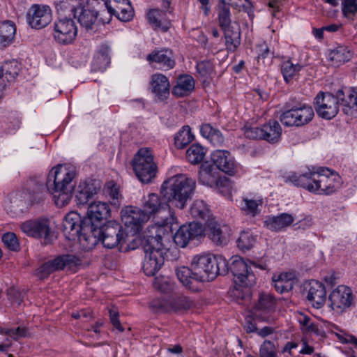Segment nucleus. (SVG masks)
Masks as SVG:
<instances>
[{"label": "nucleus", "instance_id": "1", "mask_svg": "<svg viewBox=\"0 0 357 357\" xmlns=\"http://www.w3.org/2000/svg\"><path fill=\"white\" fill-rule=\"evenodd\" d=\"M74 171L68 170L62 165L54 167L49 172L45 185L37 177L30 178L26 182V190L31 204L42 203L48 194L54 196L59 207L67 205L75 191L77 205H84L100 190V180L88 178L79 183L76 189L73 183Z\"/></svg>", "mask_w": 357, "mask_h": 357}, {"label": "nucleus", "instance_id": "2", "mask_svg": "<svg viewBox=\"0 0 357 357\" xmlns=\"http://www.w3.org/2000/svg\"><path fill=\"white\" fill-rule=\"evenodd\" d=\"M227 259L220 255H195L190 267L182 266L176 271L179 281L192 291H197L204 282L215 280L218 275L227 274Z\"/></svg>", "mask_w": 357, "mask_h": 357}, {"label": "nucleus", "instance_id": "3", "mask_svg": "<svg viewBox=\"0 0 357 357\" xmlns=\"http://www.w3.org/2000/svg\"><path fill=\"white\" fill-rule=\"evenodd\" d=\"M351 87L339 89L335 95L331 93L319 92L314 98L315 109L319 116L330 120L339 112V106L343 112L354 116L351 99Z\"/></svg>", "mask_w": 357, "mask_h": 357}, {"label": "nucleus", "instance_id": "4", "mask_svg": "<svg viewBox=\"0 0 357 357\" xmlns=\"http://www.w3.org/2000/svg\"><path fill=\"white\" fill-rule=\"evenodd\" d=\"M195 189V181L183 174L165 180L160 187V195L171 206L183 209L191 199Z\"/></svg>", "mask_w": 357, "mask_h": 357}, {"label": "nucleus", "instance_id": "5", "mask_svg": "<svg viewBox=\"0 0 357 357\" xmlns=\"http://www.w3.org/2000/svg\"><path fill=\"white\" fill-rule=\"evenodd\" d=\"M160 234L146 235L142 240V248L144 252L143 270L148 276H153L165 262V248Z\"/></svg>", "mask_w": 357, "mask_h": 357}, {"label": "nucleus", "instance_id": "6", "mask_svg": "<svg viewBox=\"0 0 357 357\" xmlns=\"http://www.w3.org/2000/svg\"><path fill=\"white\" fill-rule=\"evenodd\" d=\"M89 235L94 238V244L101 242L105 248L112 249L118 245L122 247L123 231L121 225L115 220H109L89 231ZM121 250V248H119Z\"/></svg>", "mask_w": 357, "mask_h": 357}, {"label": "nucleus", "instance_id": "7", "mask_svg": "<svg viewBox=\"0 0 357 357\" xmlns=\"http://www.w3.org/2000/svg\"><path fill=\"white\" fill-rule=\"evenodd\" d=\"M133 171L140 182L148 184L156 176L158 166L151 150L141 148L131 160Z\"/></svg>", "mask_w": 357, "mask_h": 357}, {"label": "nucleus", "instance_id": "8", "mask_svg": "<svg viewBox=\"0 0 357 357\" xmlns=\"http://www.w3.org/2000/svg\"><path fill=\"white\" fill-rule=\"evenodd\" d=\"M280 116L286 126L301 127L309 123L314 116L313 108L302 102H287Z\"/></svg>", "mask_w": 357, "mask_h": 357}, {"label": "nucleus", "instance_id": "9", "mask_svg": "<svg viewBox=\"0 0 357 357\" xmlns=\"http://www.w3.org/2000/svg\"><path fill=\"white\" fill-rule=\"evenodd\" d=\"M227 273L234 277V282L241 287H250L255 284L256 277L250 266L242 257L234 256L227 260Z\"/></svg>", "mask_w": 357, "mask_h": 357}, {"label": "nucleus", "instance_id": "10", "mask_svg": "<svg viewBox=\"0 0 357 357\" xmlns=\"http://www.w3.org/2000/svg\"><path fill=\"white\" fill-rule=\"evenodd\" d=\"M62 231L66 238L75 240L78 237L80 241H89L90 238L89 225L85 222L84 218L75 211L67 213L63 220Z\"/></svg>", "mask_w": 357, "mask_h": 357}, {"label": "nucleus", "instance_id": "11", "mask_svg": "<svg viewBox=\"0 0 357 357\" xmlns=\"http://www.w3.org/2000/svg\"><path fill=\"white\" fill-rule=\"evenodd\" d=\"M205 228L199 222H191L180 226L173 236L175 244L182 248L188 245H198L205 236Z\"/></svg>", "mask_w": 357, "mask_h": 357}, {"label": "nucleus", "instance_id": "12", "mask_svg": "<svg viewBox=\"0 0 357 357\" xmlns=\"http://www.w3.org/2000/svg\"><path fill=\"white\" fill-rule=\"evenodd\" d=\"M82 261L75 255L63 254L56 256L53 259H50L43 263L37 269V274L40 279L47 278L52 273L60 271L67 268L74 270L81 265Z\"/></svg>", "mask_w": 357, "mask_h": 357}, {"label": "nucleus", "instance_id": "13", "mask_svg": "<svg viewBox=\"0 0 357 357\" xmlns=\"http://www.w3.org/2000/svg\"><path fill=\"white\" fill-rule=\"evenodd\" d=\"M319 195H330L341 186L342 178L338 174L328 167H318L317 177L314 178Z\"/></svg>", "mask_w": 357, "mask_h": 357}, {"label": "nucleus", "instance_id": "14", "mask_svg": "<svg viewBox=\"0 0 357 357\" xmlns=\"http://www.w3.org/2000/svg\"><path fill=\"white\" fill-rule=\"evenodd\" d=\"M52 35L54 40L60 45H66L73 43L77 35V28L75 21L67 17L55 21Z\"/></svg>", "mask_w": 357, "mask_h": 357}, {"label": "nucleus", "instance_id": "15", "mask_svg": "<svg viewBox=\"0 0 357 357\" xmlns=\"http://www.w3.org/2000/svg\"><path fill=\"white\" fill-rule=\"evenodd\" d=\"M21 230L28 236L35 238H44L46 243L52 241L50 220L38 218L26 220L20 225Z\"/></svg>", "mask_w": 357, "mask_h": 357}, {"label": "nucleus", "instance_id": "16", "mask_svg": "<svg viewBox=\"0 0 357 357\" xmlns=\"http://www.w3.org/2000/svg\"><path fill=\"white\" fill-rule=\"evenodd\" d=\"M276 304V299L272 294L259 293L257 301L252 307L253 317L259 321H268L271 314L275 312Z\"/></svg>", "mask_w": 357, "mask_h": 357}, {"label": "nucleus", "instance_id": "17", "mask_svg": "<svg viewBox=\"0 0 357 357\" xmlns=\"http://www.w3.org/2000/svg\"><path fill=\"white\" fill-rule=\"evenodd\" d=\"M110 215L111 211L109 205L105 202H98L89 206L86 215L84 218L91 231L102 225V220H107Z\"/></svg>", "mask_w": 357, "mask_h": 357}, {"label": "nucleus", "instance_id": "18", "mask_svg": "<svg viewBox=\"0 0 357 357\" xmlns=\"http://www.w3.org/2000/svg\"><path fill=\"white\" fill-rule=\"evenodd\" d=\"M330 306L337 312H342L348 309L353 302L351 289L344 285H339L329 295Z\"/></svg>", "mask_w": 357, "mask_h": 357}, {"label": "nucleus", "instance_id": "19", "mask_svg": "<svg viewBox=\"0 0 357 357\" xmlns=\"http://www.w3.org/2000/svg\"><path fill=\"white\" fill-rule=\"evenodd\" d=\"M26 19L31 28L40 29L52 21V10L48 6L34 4L29 10Z\"/></svg>", "mask_w": 357, "mask_h": 357}, {"label": "nucleus", "instance_id": "20", "mask_svg": "<svg viewBox=\"0 0 357 357\" xmlns=\"http://www.w3.org/2000/svg\"><path fill=\"white\" fill-rule=\"evenodd\" d=\"M304 293L307 301L317 309L321 308L326 300V290L324 284L316 280H311L305 284Z\"/></svg>", "mask_w": 357, "mask_h": 357}, {"label": "nucleus", "instance_id": "21", "mask_svg": "<svg viewBox=\"0 0 357 357\" xmlns=\"http://www.w3.org/2000/svg\"><path fill=\"white\" fill-rule=\"evenodd\" d=\"M71 9L74 18L77 19L81 26L85 27L87 31L94 32L93 26L98 16L96 11L88 8L84 0L77 2V5H73Z\"/></svg>", "mask_w": 357, "mask_h": 357}, {"label": "nucleus", "instance_id": "22", "mask_svg": "<svg viewBox=\"0 0 357 357\" xmlns=\"http://www.w3.org/2000/svg\"><path fill=\"white\" fill-rule=\"evenodd\" d=\"M142 211L149 219L152 215L161 213L169 214L170 206L166 200L161 199L157 194L151 193L144 197Z\"/></svg>", "mask_w": 357, "mask_h": 357}, {"label": "nucleus", "instance_id": "23", "mask_svg": "<svg viewBox=\"0 0 357 357\" xmlns=\"http://www.w3.org/2000/svg\"><path fill=\"white\" fill-rule=\"evenodd\" d=\"M121 220L126 227H130L133 232L137 233L142 229L143 224L149 218L142 209L130 206L122 210Z\"/></svg>", "mask_w": 357, "mask_h": 357}, {"label": "nucleus", "instance_id": "24", "mask_svg": "<svg viewBox=\"0 0 357 357\" xmlns=\"http://www.w3.org/2000/svg\"><path fill=\"white\" fill-rule=\"evenodd\" d=\"M211 160L215 168L229 175L236 172L237 164L229 151L216 150L211 154Z\"/></svg>", "mask_w": 357, "mask_h": 357}, {"label": "nucleus", "instance_id": "25", "mask_svg": "<svg viewBox=\"0 0 357 357\" xmlns=\"http://www.w3.org/2000/svg\"><path fill=\"white\" fill-rule=\"evenodd\" d=\"M207 236L216 245L224 246L229 242V232L227 225H221L213 220L207 219Z\"/></svg>", "mask_w": 357, "mask_h": 357}, {"label": "nucleus", "instance_id": "26", "mask_svg": "<svg viewBox=\"0 0 357 357\" xmlns=\"http://www.w3.org/2000/svg\"><path fill=\"white\" fill-rule=\"evenodd\" d=\"M146 60L151 64L155 63V67L162 70L172 69L176 64L173 52L169 49L154 50L147 55Z\"/></svg>", "mask_w": 357, "mask_h": 357}, {"label": "nucleus", "instance_id": "27", "mask_svg": "<svg viewBox=\"0 0 357 357\" xmlns=\"http://www.w3.org/2000/svg\"><path fill=\"white\" fill-rule=\"evenodd\" d=\"M21 70L20 63L15 59L5 61L0 66V91L15 82Z\"/></svg>", "mask_w": 357, "mask_h": 357}, {"label": "nucleus", "instance_id": "28", "mask_svg": "<svg viewBox=\"0 0 357 357\" xmlns=\"http://www.w3.org/2000/svg\"><path fill=\"white\" fill-rule=\"evenodd\" d=\"M317 168L313 167L308 172L298 175L296 173L289 176L288 180L295 186L301 187L307 190L310 192H317L316 183H314V178L317 177Z\"/></svg>", "mask_w": 357, "mask_h": 357}, {"label": "nucleus", "instance_id": "29", "mask_svg": "<svg viewBox=\"0 0 357 357\" xmlns=\"http://www.w3.org/2000/svg\"><path fill=\"white\" fill-rule=\"evenodd\" d=\"M150 84L152 93L159 100L167 99L169 94L170 84L165 75L161 73L153 74Z\"/></svg>", "mask_w": 357, "mask_h": 357}, {"label": "nucleus", "instance_id": "30", "mask_svg": "<svg viewBox=\"0 0 357 357\" xmlns=\"http://www.w3.org/2000/svg\"><path fill=\"white\" fill-rule=\"evenodd\" d=\"M220 177L219 172L213 164L206 162L201 165L198 177L199 183L213 188L217 185Z\"/></svg>", "mask_w": 357, "mask_h": 357}, {"label": "nucleus", "instance_id": "31", "mask_svg": "<svg viewBox=\"0 0 357 357\" xmlns=\"http://www.w3.org/2000/svg\"><path fill=\"white\" fill-rule=\"evenodd\" d=\"M294 221V217L289 213H282L278 215L268 216L264 221V226L273 231H279L291 225Z\"/></svg>", "mask_w": 357, "mask_h": 357}, {"label": "nucleus", "instance_id": "32", "mask_svg": "<svg viewBox=\"0 0 357 357\" xmlns=\"http://www.w3.org/2000/svg\"><path fill=\"white\" fill-rule=\"evenodd\" d=\"M195 89V80L190 75H181L176 81L172 91L174 96L176 97H184L188 96Z\"/></svg>", "mask_w": 357, "mask_h": 357}, {"label": "nucleus", "instance_id": "33", "mask_svg": "<svg viewBox=\"0 0 357 357\" xmlns=\"http://www.w3.org/2000/svg\"><path fill=\"white\" fill-rule=\"evenodd\" d=\"M16 33L15 24L10 20L0 22V49H4L10 45Z\"/></svg>", "mask_w": 357, "mask_h": 357}, {"label": "nucleus", "instance_id": "34", "mask_svg": "<svg viewBox=\"0 0 357 357\" xmlns=\"http://www.w3.org/2000/svg\"><path fill=\"white\" fill-rule=\"evenodd\" d=\"M263 139L275 144L280 141L282 135V128L277 121H269L262 126Z\"/></svg>", "mask_w": 357, "mask_h": 357}, {"label": "nucleus", "instance_id": "35", "mask_svg": "<svg viewBox=\"0 0 357 357\" xmlns=\"http://www.w3.org/2000/svg\"><path fill=\"white\" fill-rule=\"evenodd\" d=\"M225 45L229 52H234L241 45V29L238 26H230L222 30Z\"/></svg>", "mask_w": 357, "mask_h": 357}, {"label": "nucleus", "instance_id": "36", "mask_svg": "<svg viewBox=\"0 0 357 357\" xmlns=\"http://www.w3.org/2000/svg\"><path fill=\"white\" fill-rule=\"evenodd\" d=\"M163 15H165L163 11L159 9H151L147 13V19L149 23L154 29H161L166 32L170 27V22L167 20H163Z\"/></svg>", "mask_w": 357, "mask_h": 357}, {"label": "nucleus", "instance_id": "37", "mask_svg": "<svg viewBox=\"0 0 357 357\" xmlns=\"http://www.w3.org/2000/svg\"><path fill=\"white\" fill-rule=\"evenodd\" d=\"M195 139L189 126H183L174 135V144L177 149H185Z\"/></svg>", "mask_w": 357, "mask_h": 357}, {"label": "nucleus", "instance_id": "38", "mask_svg": "<svg viewBox=\"0 0 357 357\" xmlns=\"http://www.w3.org/2000/svg\"><path fill=\"white\" fill-rule=\"evenodd\" d=\"M351 56V52L346 47L338 46L330 52L328 59L333 63V65L339 66L349 61Z\"/></svg>", "mask_w": 357, "mask_h": 357}, {"label": "nucleus", "instance_id": "39", "mask_svg": "<svg viewBox=\"0 0 357 357\" xmlns=\"http://www.w3.org/2000/svg\"><path fill=\"white\" fill-rule=\"evenodd\" d=\"M206 149L199 143H194L190 146L186 151V158L193 165L201 163L206 155Z\"/></svg>", "mask_w": 357, "mask_h": 357}, {"label": "nucleus", "instance_id": "40", "mask_svg": "<svg viewBox=\"0 0 357 357\" xmlns=\"http://www.w3.org/2000/svg\"><path fill=\"white\" fill-rule=\"evenodd\" d=\"M256 239L257 236H255L251 230H243L236 240L237 247L243 252L248 251L253 247Z\"/></svg>", "mask_w": 357, "mask_h": 357}, {"label": "nucleus", "instance_id": "41", "mask_svg": "<svg viewBox=\"0 0 357 357\" xmlns=\"http://www.w3.org/2000/svg\"><path fill=\"white\" fill-rule=\"evenodd\" d=\"M171 311L175 312H183L192 308L194 305L193 301L190 298L180 295L172 298L170 300Z\"/></svg>", "mask_w": 357, "mask_h": 357}, {"label": "nucleus", "instance_id": "42", "mask_svg": "<svg viewBox=\"0 0 357 357\" xmlns=\"http://www.w3.org/2000/svg\"><path fill=\"white\" fill-rule=\"evenodd\" d=\"M303 68L301 64H294L290 60L284 61L282 63L280 70L284 82L288 84L291 79L299 73Z\"/></svg>", "mask_w": 357, "mask_h": 357}, {"label": "nucleus", "instance_id": "43", "mask_svg": "<svg viewBox=\"0 0 357 357\" xmlns=\"http://www.w3.org/2000/svg\"><path fill=\"white\" fill-rule=\"evenodd\" d=\"M210 211L206 203L202 200L195 201L190 206V213L191 216L197 220H206L209 217Z\"/></svg>", "mask_w": 357, "mask_h": 357}, {"label": "nucleus", "instance_id": "44", "mask_svg": "<svg viewBox=\"0 0 357 357\" xmlns=\"http://www.w3.org/2000/svg\"><path fill=\"white\" fill-rule=\"evenodd\" d=\"M288 273H281L277 280H273L275 290L280 293L289 292L294 288V281L288 278Z\"/></svg>", "mask_w": 357, "mask_h": 357}, {"label": "nucleus", "instance_id": "45", "mask_svg": "<svg viewBox=\"0 0 357 357\" xmlns=\"http://www.w3.org/2000/svg\"><path fill=\"white\" fill-rule=\"evenodd\" d=\"M116 8L117 9L115 12H111L109 13L110 17L114 15L120 21L125 22H129L133 18L135 12L131 5V2L123 4V7H119Z\"/></svg>", "mask_w": 357, "mask_h": 357}, {"label": "nucleus", "instance_id": "46", "mask_svg": "<svg viewBox=\"0 0 357 357\" xmlns=\"http://www.w3.org/2000/svg\"><path fill=\"white\" fill-rule=\"evenodd\" d=\"M342 13L344 17L354 20L357 14V0H342Z\"/></svg>", "mask_w": 357, "mask_h": 357}, {"label": "nucleus", "instance_id": "47", "mask_svg": "<svg viewBox=\"0 0 357 357\" xmlns=\"http://www.w3.org/2000/svg\"><path fill=\"white\" fill-rule=\"evenodd\" d=\"M149 307L157 312H171L170 301L163 298H156L152 300L149 303Z\"/></svg>", "mask_w": 357, "mask_h": 357}, {"label": "nucleus", "instance_id": "48", "mask_svg": "<svg viewBox=\"0 0 357 357\" xmlns=\"http://www.w3.org/2000/svg\"><path fill=\"white\" fill-rule=\"evenodd\" d=\"M2 242L11 251L16 252L20 250V247L17 238L13 232L4 234L2 236Z\"/></svg>", "mask_w": 357, "mask_h": 357}, {"label": "nucleus", "instance_id": "49", "mask_svg": "<svg viewBox=\"0 0 357 357\" xmlns=\"http://www.w3.org/2000/svg\"><path fill=\"white\" fill-rule=\"evenodd\" d=\"M218 22L222 30L233 26L231 24L229 8L227 6L221 7L218 14Z\"/></svg>", "mask_w": 357, "mask_h": 357}, {"label": "nucleus", "instance_id": "50", "mask_svg": "<svg viewBox=\"0 0 357 357\" xmlns=\"http://www.w3.org/2000/svg\"><path fill=\"white\" fill-rule=\"evenodd\" d=\"M217 185L213 188L218 189L223 195H230L232 189V182L226 176H220L217 182Z\"/></svg>", "mask_w": 357, "mask_h": 357}, {"label": "nucleus", "instance_id": "51", "mask_svg": "<svg viewBox=\"0 0 357 357\" xmlns=\"http://www.w3.org/2000/svg\"><path fill=\"white\" fill-rule=\"evenodd\" d=\"M196 69L201 77L207 78L213 72V66L209 61L204 60L197 63Z\"/></svg>", "mask_w": 357, "mask_h": 357}, {"label": "nucleus", "instance_id": "52", "mask_svg": "<svg viewBox=\"0 0 357 357\" xmlns=\"http://www.w3.org/2000/svg\"><path fill=\"white\" fill-rule=\"evenodd\" d=\"M258 206L259 204L257 200L245 198L243 199L241 208L245 211L247 214L255 216L258 212Z\"/></svg>", "mask_w": 357, "mask_h": 357}, {"label": "nucleus", "instance_id": "53", "mask_svg": "<svg viewBox=\"0 0 357 357\" xmlns=\"http://www.w3.org/2000/svg\"><path fill=\"white\" fill-rule=\"evenodd\" d=\"M276 352L273 342L265 340L261 345L259 349L260 357H275Z\"/></svg>", "mask_w": 357, "mask_h": 357}, {"label": "nucleus", "instance_id": "54", "mask_svg": "<svg viewBox=\"0 0 357 357\" xmlns=\"http://www.w3.org/2000/svg\"><path fill=\"white\" fill-rule=\"evenodd\" d=\"M109 317L111 324L113 327L116 329L119 332L122 333L125 331V328L121 325L119 320V312L117 308L113 307L109 310Z\"/></svg>", "mask_w": 357, "mask_h": 357}, {"label": "nucleus", "instance_id": "55", "mask_svg": "<svg viewBox=\"0 0 357 357\" xmlns=\"http://www.w3.org/2000/svg\"><path fill=\"white\" fill-rule=\"evenodd\" d=\"M244 134L247 138L252 139H263L261 127L245 126Z\"/></svg>", "mask_w": 357, "mask_h": 357}, {"label": "nucleus", "instance_id": "56", "mask_svg": "<svg viewBox=\"0 0 357 357\" xmlns=\"http://www.w3.org/2000/svg\"><path fill=\"white\" fill-rule=\"evenodd\" d=\"M153 287L162 293L168 294L172 291V285L167 281L155 278L153 282Z\"/></svg>", "mask_w": 357, "mask_h": 357}, {"label": "nucleus", "instance_id": "57", "mask_svg": "<svg viewBox=\"0 0 357 357\" xmlns=\"http://www.w3.org/2000/svg\"><path fill=\"white\" fill-rule=\"evenodd\" d=\"M110 47L106 43H102L99 46L98 50L96 52V55L104 57L103 61L105 60V63H110Z\"/></svg>", "mask_w": 357, "mask_h": 357}, {"label": "nucleus", "instance_id": "58", "mask_svg": "<svg viewBox=\"0 0 357 357\" xmlns=\"http://www.w3.org/2000/svg\"><path fill=\"white\" fill-rule=\"evenodd\" d=\"M103 58L104 57H101L96 55L94 56L92 63V67L95 71L103 72L109 66L110 63H105V60L103 61Z\"/></svg>", "mask_w": 357, "mask_h": 357}, {"label": "nucleus", "instance_id": "59", "mask_svg": "<svg viewBox=\"0 0 357 357\" xmlns=\"http://www.w3.org/2000/svg\"><path fill=\"white\" fill-rule=\"evenodd\" d=\"M130 0H107V13L115 12L116 8L123 7V4L128 3Z\"/></svg>", "mask_w": 357, "mask_h": 357}, {"label": "nucleus", "instance_id": "60", "mask_svg": "<svg viewBox=\"0 0 357 357\" xmlns=\"http://www.w3.org/2000/svg\"><path fill=\"white\" fill-rule=\"evenodd\" d=\"M211 139L209 142L213 144L215 146H222L225 142V138L222 134V132L217 129L215 132H213V135H211Z\"/></svg>", "mask_w": 357, "mask_h": 357}, {"label": "nucleus", "instance_id": "61", "mask_svg": "<svg viewBox=\"0 0 357 357\" xmlns=\"http://www.w3.org/2000/svg\"><path fill=\"white\" fill-rule=\"evenodd\" d=\"M10 337L15 340H17L20 337H24L26 335L27 330L25 328L17 327L16 328H10Z\"/></svg>", "mask_w": 357, "mask_h": 357}, {"label": "nucleus", "instance_id": "62", "mask_svg": "<svg viewBox=\"0 0 357 357\" xmlns=\"http://www.w3.org/2000/svg\"><path fill=\"white\" fill-rule=\"evenodd\" d=\"M257 51H258L257 58L262 59L267 58L271 53L269 47L264 43L261 45H259L257 46Z\"/></svg>", "mask_w": 357, "mask_h": 357}, {"label": "nucleus", "instance_id": "63", "mask_svg": "<svg viewBox=\"0 0 357 357\" xmlns=\"http://www.w3.org/2000/svg\"><path fill=\"white\" fill-rule=\"evenodd\" d=\"M352 106L354 116L357 115V86L351 87Z\"/></svg>", "mask_w": 357, "mask_h": 357}, {"label": "nucleus", "instance_id": "64", "mask_svg": "<svg viewBox=\"0 0 357 357\" xmlns=\"http://www.w3.org/2000/svg\"><path fill=\"white\" fill-rule=\"evenodd\" d=\"M337 337L342 343H351L357 347V337L355 336L352 335H348L346 337H344L342 335H337Z\"/></svg>", "mask_w": 357, "mask_h": 357}]
</instances>
